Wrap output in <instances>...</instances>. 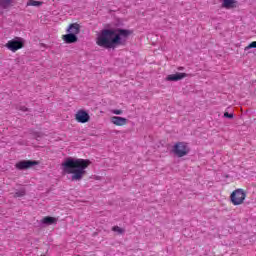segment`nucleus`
I'll return each mask as SVG.
<instances>
[{"label": "nucleus", "instance_id": "18", "mask_svg": "<svg viewBox=\"0 0 256 256\" xmlns=\"http://www.w3.org/2000/svg\"><path fill=\"white\" fill-rule=\"evenodd\" d=\"M248 49H256V41L250 43L248 46L245 47V51H248Z\"/></svg>", "mask_w": 256, "mask_h": 256}, {"label": "nucleus", "instance_id": "6", "mask_svg": "<svg viewBox=\"0 0 256 256\" xmlns=\"http://www.w3.org/2000/svg\"><path fill=\"white\" fill-rule=\"evenodd\" d=\"M35 165H39V161L37 160H22L16 163V169L20 171H25L27 169H31V167H35Z\"/></svg>", "mask_w": 256, "mask_h": 256}, {"label": "nucleus", "instance_id": "16", "mask_svg": "<svg viewBox=\"0 0 256 256\" xmlns=\"http://www.w3.org/2000/svg\"><path fill=\"white\" fill-rule=\"evenodd\" d=\"M112 231H114L118 235H123V233H125V229H123V228H121L119 226L112 227Z\"/></svg>", "mask_w": 256, "mask_h": 256}, {"label": "nucleus", "instance_id": "13", "mask_svg": "<svg viewBox=\"0 0 256 256\" xmlns=\"http://www.w3.org/2000/svg\"><path fill=\"white\" fill-rule=\"evenodd\" d=\"M42 223L44 225H55L57 223V218L51 217V216H46L42 219Z\"/></svg>", "mask_w": 256, "mask_h": 256}, {"label": "nucleus", "instance_id": "12", "mask_svg": "<svg viewBox=\"0 0 256 256\" xmlns=\"http://www.w3.org/2000/svg\"><path fill=\"white\" fill-rule=\"evenodd\" d=\"M222 7L224 9H236L237 8V1H235V0H223Z\"/></svg>", "mask_w": 256, "mask_h": 256}, {"label": "nucleus", "instance_id": "11", "mask_svg": "<svg viewBox=\"0 0 256 256\" xmlns=\"http://www.w3.org/2000/svg\"><path fill=\"white\" fill-rule=\"evenodd\" d=\"M63 41H65V43L71 44V43H77V41H79V38H77V35L75 34H66L62 36Z\"/></svg>", "mask_w": 256, "mask_h": 256}, {"label": "nucleus", "instance_id": "15", "mask_svg": "<svg viewBox=\"0 0 256 256\" xmlns=\"http://www.w3.org/2000/svg\"><path fill=\"white\" fill-rule=\"evenodd\" d=\"M13 5V0H1V8L2 9H9Z\"/></svg>", "mask_w": 256, "mask_h": 256}, {"label": "nucleus", "instance_id": "10", "mask_svg": "<svg viewBox=\"0 0 256 256\" xmlns=\"http://www.w3.org/2000/svg\"><path fill=\"white\" fill-rule=\"evenodd\" d=\"M81 32V26L77 23L70 24L67 33L73 34V35H79Z\"/></svg>", "mask_w": 256, "mask_h": 256}, {"label": "nucleus", "instance_id": "5", "mask_svg": "<svg viewBox=\"0 0 256 256\" xmlns=\"http://www.w3.org/2000/svg\"><path fill=\"white\" fill-rule=\"evenodd\" d=\"M245 197H247V194L243 189H236L234 192H232L230 199L233 205H243Z\"/></svg>", "mask_w": 256, "mask_h": 256}, {"label": "nucleus", "instance_id": "24", "mask_svg": "<svg viewBox=\"0 0 256 256\" xmlns=\"http://www.w3.org/2000/svg\"><path fill=\"white\" fill-rule=\"evenodd\" d=\"M0 7H1V0H0Z\"/></svg>", "mask_w": 256, "mask_h": 256}, {"label": "nucleus", "instance_id": "21", "mask_svg": "<svg viewBox=\"0 0 256 256\" xmlns=\"http://www.w3.org/2000/svg\"><path fill=\"white\" fill-rule=\"evenodd\" d=\"M19 109H20V111H23V112L29 111V109L25 106H22Z\"/></svg>", "mask_w": 256, "mask_h": 256}, {"label": "nucleus", "instance_id": "4", "mask_svg": "<svg viewBox=\"0 0 256 256\" xmlns=\"http://www.w3.org/2000/svg\"><path fill=\"white\" fill-rule=\"evenodd\" d=\"M5 47L8 48L9 51H12V53H15L16 51H19V49L25 47V40L21 37H15L14 39L9 40Z\"/></svg>", "mask_w": 256, "mask_h": 256}, {"label": "nucleus", "instance_id": "20", "mask_svg": "<svg viewBox=\"0 0 256 256\" xmlns=\"http://www.w3.org/2000/svg\"><path fill=\"white\" fill-rule=\"evenodd\" d=\"M224 117H226L227 119H233V114H229V112H225Z\"/></svg>", "mask_w": 256, "mask_h": 256}, {"label": "nucleus", "instance_id": "2", "mask_svg": "<svg viewBox=\"0 0 256 256\" xmlns=\"http://www.w3.org/2000/svg\"><path fill=\"white\" fill-rule=\"evenodd\" d=\"M91 165V160L89 159H79V158H66L61 164L62 171L66 175H72L71 181H81L84 175H87V167Z\"/></svg>", "mask_w": 256, "mask_h": 256}, {"label": "nucleus", "instance_id": "19", "mask_svg": "<svg viewBox=\"0 0 256 256\" xmlns=\"http://www.w3.org/2000/svg\"><path fill=\"white\" fill-rule=\"evenodd\" d=\"M112 113H114V115H122L123 110H112Z\"/></svg>", "mask_w": 256, "mask_h": 256}, {"label": "nucleus", "instance_id": "9", "mask_svg": "<svg viewBox=\"0 0 256 256\" xmlns=\"http://www.w3.org/2000/svg\"><path fill=\"white\" fill-rule=\"evenodd\" d=\"M185 77H189V74L187 73L170 74L167 76L166 81H181V79H185Z\"/></svg>", "mask_w": 256, "mask_h": 256}, {"label": "nucleus", "instance_id": "22", "mask_svg": "<svg viewBox=\"0 0 256 256\" xmlns=\"http://www.w3.org/2000/svg\"><path fill=\"white\" fill-rule=\"evenodd\" d=\"M40 45H41V47H47V45L44 43H41Z\"/></svg>", "mask_w": 256, "mask_h": 256}, {"label": "nucleus", "instance_id": "14", "mask_svg": "<svg viewBox=\"0 0 256 256\" xmlns=\"http://www.w3.org/2000/svg\"><path fill=\"white\" fill-rule=\"evenodd\" d=\"M43 2L37 0H28L27 7H41Z\"/></svg>", "mask_w": 256, "mask_h": 256}, {"label": "nucleus", "instance_id": "1", "mask_svg": "<svg viewBox=\"0 0 256 256\" xmlns=\"http://www.w3.org/2000/svg\"><path fill=\"white\" fill-rule=\"evenodd\" d=\"M133 33L127 29H102L96 37V45L103 49H117L119 45H123V39H127Z\"/></svg>", "mask_w": 256, "mask_h": 256}, {"label": "nucleus", "instance_id": "23", "mask_svg": "<svg viewBox=\"0 0 256 256\" xmlns=\"http://www.w3.org/2000/svg\"><path fill=\"white\" fill-rule=\"evenodd\" d=\"M178 71H183V67H179V68H178Z\"/></svg>", "mask_w": 256, "mask_h": 256}, {"label": "nucleus", "instance_id": "17", "mask_svg": "<svg viewBox=\"0 0 256 256\" xmlns=\"http://www.w3.org/2000/svg\"><path fill=\"white\" fill-rule=\"evenodd\" d=\"M25 195H26L25 189H21V190L15 192L14 197L15 198H17V197H25Z\"/></svg>", "mask_w": 256, "mask_h": 256}, {"label": "nucleus", "instance_id": "8", "mask_svg": "<svg viewBox=\"0 0 256 256\" xmlns=\"http://www.w3.org/2000/svg\"><path fill=\"white\" fill-rule=\"evenodd\" d=\"M111 123L113 125H117L118 127H123V125H127V118L120 116H113L110 118Z\"/></svg>", "mask_w": 256, "mask_h": 256}, {"label": "nucleus", "instance_id": "7", "mask_svg": "<svg viewBox=\"0 0 256 256\" xmlns=\"http://www.w3.org/2000/svg\"><path fill=\"white\" fill-rule=\"evenodd\" d=\"M75 119L78 123H89L91 116L85 110H78L75 114Z\"/></svg>", "mask_w": 256, "mask_h": 256}, {"label": "nucleus", "instance_id": "3", "mask_svg": "<svg viewBox=\"0 0 256 256\" xmlns=\"http://www.w3.org/2000/svg\"><path fill=\"white\" fill-rule=\"evenodd\" d=\"M190 151L191 149L186 142H177L172 148V153L176 157H185L186 155H189Z\"/></svg>", "mask_w": 256, "mask_h": 256}]
</instances>
